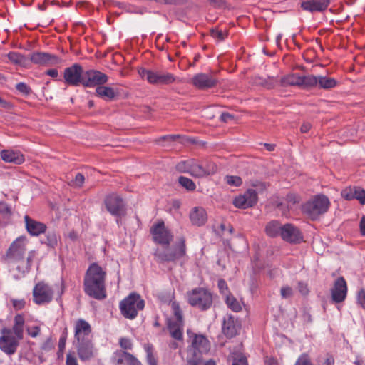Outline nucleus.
I'll return each instance as SVG.
<instances>
[{
	"mask_svg": "<svg viewBox=\"0 0 365 365\" xmlns=\"http://www.w3.org/2000/svg\"><path fill=\"white\" fill-rule=\"evenodd\" d=\"M178 182L182 187L188 191H193L196 188V185L193 180L185 176H180L178 178Z\"/></svg>",
	"mask_w": 365,
	"mask_h": 365,
	"instance_id": "nucleus-40",
	"label": "nucleus"
},
{
	"mask_svg": "<svg viewBox=\"0 0 365 365\" xmlns=\"http://www.w3.org/2000/svg\"><path fill=\"white\" fill-rule=\"evenodd\" d=\"M171 308L174 318L168 320V329L171 336L176 340L182 339L183 318L179 304L173 301L171 302Z\"/></svg>",
	"mask_w": 365,
	"mask_h": 365,
	"instance_id": "nucleus-5",
	"label": "nucleus"
},
{
	"mask_svg": "<svg viewBox=\"0 0 365 365\" xmlns=\"http://www.w3.org/2000/svg\"><path fill=\"white\" fill-rule=\"evenodd\" d=\"M36 254V251L34 250L29 252L28 257L26 258V262L25 263L24 262V264L22 266L18 265L16 267V269L19 271V273L18 274L14 275V277L16 279H20L26 273L29 272L32 264L33 259L35 257Z\"/></svg>",
	"mask_w": 365,
	"mask_h": 365,
	"instance_id": "nucleus-32",
	"label": "nucleus"
},
{
	"mask_svg": "<svg viewBox=\"0 0 365 365\" xmlns=\"http://www.w3.org/2000/svg\"><path fill=\"white\" fill-rule=\"evenodd\" d=\"M143 79H146L152 84H170L175 81V78L170 73H162L141 68L138 71Z\"/></svg>",
	"mask_w": 365,
	"mask_h": 365,
	"instance_id": "nucleus-9",
	"label": "nucleus"
},
{
	"mask_svg": "<svg viewBox=\"0 0 365 365\" xmlns=\"http://www.w3.org/2000/svg\"><path fill=\"white\" fill-rule=\"evenodd\" d=\"M211 36L217 41H222L227 37V32L226 30L215 29L211 30Z\"/></svg>",
	"mask_w": 365,
	"mask_h": 365,
	"instance_id": "nucleus-42",
	"label": "nucleus"
},
{
	"mask_svg": "<svg viewBox=\"0 0 365 365\" xmlns=\"http://www.w3.org/2000/svg\"><path fill=\"white\" fill-rule=\"evenodd\" d=\"M53 297V290L48 284L41 282L37 283L33 289L34 302L38 304L51 302Z\"/></svg>",
	"mask_w": 365,
	"mask_h": 365,
	"instance_id": "nucleus-10",
	"label": "nucleus"
},
{
	"mask_svg": "<svg viewBox=\"0 0 365 365\" xmlns=\"http://www.w3.org/2000/svg\"><path fill=\"white\" fill-rule=\"evenodd\" d=\"M227 306L233 312H238L242 310V303L238 301L232 294H229L225 297Z\"/></svg>",
	"mask_w": 365,
	"mask_h": 365,
	"instance_id": "nucleus-36",
	"label": "nucleus"
},
{
	"mask_svg": "<svg viewBox=\"0 0 365 365\" xmlns=\"http://www.w3.org/2000/svg\"><path fill=\"white\" fill-rule=\"evenodd\" d=\"M186 246L183 237L180 238L173 250L161 251L157 249L155 252L156 260L160 262H174L185 255Z\"/></svg>",
	"mask_w": 365,
	"mask_h": 365,
	"instance_id": "nucleus-7",
	"label": "nucleus"
},
{
	"mask_svg": "<svg viewBox=\"0 0 365 365\" xmlns=\"http://www.w3.org/2000/svg\"><path fill=\"white\" fill-rule=\"evenodd\" d=\"M108 80V76L101 71L88 70L84 71L83 85L86 87L101 86Z\"/></svg>",
	"mask_w": 365,
	"mask_h": 365,
	"instance_id": "nucleus-18",
	"label": "nucleus"
},
{
	"mask_svg": "<svg viewBox=\"0 0 365 365\" xmlns=\"http://www.w3.org/2000/svg\"><path fill=\"white\" fill-rule=\"evenodd\" d=\"M354 199L358 200L361 204H365V190H362L359 187L356 188V194L354 195Z\"/></svg>",
	"mask_w": 365,
	"mask_h": 365,
	"instance_id": "nucleus-49",
	"label": "nucleus"
},
{
	"mask_svg": "<svg viewBox=\"0 0 365 365\" xmlns=\"http://www.w3.org/2000/svg\"><path fill=\"white\" fill-rule=\"evenodd\" d=\"M74 343L78 356L81 361H88L96 356L97 350L94 347L92 339Z\"/></svg>",
	"mask_w": 365,
	"mask_h": 365,
	"instance_id": "nucleus-19",
	"label": "nucleus"
},
{
	"mask_svg": "<svg viewBox=\"0 0 365 365\" xmlns=\"http://www.w3.org/2000/svg\"><path fill=\"white\" fill-rule=\"evenodd\" d=\"M232 365H247V359L244 356H237V357L233 358Z\"/></svg>",
	"mask_w": 365,
	"mask_h": 365,
	"instance_id": "nucleus-55",
	"label": "nucleus"
},
{
	"mask_svg": "<svg viewBox=\"0 0 365 365\" xmlns=\"http://www.w3.org/2000/svg\"><path fill=\"white\" fill-rule=\"evenodd\" d=\"M24 220L28 232L33 236H38L46 230V226L43 223L36 221L27 215L24 217Z\"/></svg>",
	"mask_w": 365,
	"mask_h": 365,
	"instance_id": "nucleus-30",
	"label": "nucleus"
},
{
	"mask_svg": "<svg viewBox=\"0 0 365 365\" xmlns=\"http://www.w3.org/2000/svg\"><path fill=\"white\" fill-rule=\"evenodd\" d=\"M106 272L96 263L91 264L85 274L83 287L85 293L98 300L106 297Z\"/></svg>",
	"mask_w": 365,
	"mask_h": 365,
	"instance_id": "nucleus-1",
	"label": "nucleus"
},
{
	"mask_svg": "<svg viewBox=\"0 0 365 365\" xmlns=\"http://www.w3.org/2000/svg\"><path fill=\"white\" fill-rule=\"evenodd\" d=\"M356 187H347L343 190L341 191V196L347 200L354 199V195L356 194Z\"/></svg>",
	"mask_w": 365,
	"mask_h": 365,
	"instance_id": "nucleus-44",
	"label": "nucleus"
},
{
	"mask_svg": "<svg viewBox=\"0 0 365 365\" xmlns=\"http://www.w3.org/2000/svg\"><path fill=\"white\" fill-rule=\"evenodd\" d=\"M309 77L314 78V82L309 86V88L318 86L320 88L330 89L334 88L337 84L336 80L334 78L314 75H309Z\"/></svg>",
	"mask_w": 365,
	"mask_h": 365,
	"instance_id": "nucleus-27",
	"label": "nucleus"
},
{
	"mask_svg": "<svg viewBox=\"0 0 365 365\" xmlns=\"http://www.w3.org/2000/svg\"><path fill=\"white\" fill-rule=\"evenodd\" d=\"M217 166L210 160L198 161L193 159L192 176L202 178L215 174Z\"/></svg>",
	"mask_w": 365,
	"mask_h": 365,
	"instance_id": "nucleus-12",
	"label": "nucleus"
},
{
	"mask_svg": "<svg viewBox=\"0 0 365 365\" xmlns=\"http://www.w3.org/2000/svg\"><path fill=\"white\" fill-rule=\"evenodd\" d=\"M105 205L112 215L121 217L125 214V206L123 199L115 193L106 197Z\"/></svg>",
	"mask_w": 365,
	"mask_h": 365,
	"instance_id": "nucleus-14",
	"label": "nucleus"
},
{
	"mask_svg": "<svg viewBox=\"0 0 365 365\" xmlns=\"http://www.w3.org/2000/svg\"><path fill=\"white\" fill-rule=\"evenodd\" d=\"M218 287H219L220 292H221V294H222L224 295L225 297H226V295H228L230 294V293H228L227 285L225 280L220 279L218 281Z\"/></svg>",
	"mask_w": 365,
	"mask_h": 365,
	"instance_id": "nucleus-51",
	"label": "nucleus"
},
{
	"mask_svg": "<svg viewBox=\"0 0 365 365\" xmlns=\"http://www.w3.org/2000/svg\"><path fill=\"white\" fill-rule=\"evenodd\" d=\"M281 237L289 242H299L302 239V235L297 227L292 224H285L282 226Z\"/></svg>",
	"mask_w": 365,
	"mask_h": 365,
	"instance_id": "nucleus-25",
	"label": "nucleus"
},
{
	"mask_svg": "<svg viewBox=\"0 0 365 365\" xmlns=\"http://www.w3.org/2000/svg\"><path fill=\"white\" fill-rule=\"evenodd\" d=\"M298 290L303 295L308 294L309 292L307 284L302 282L298 283Z\"/></svg>",
	"mask_w": 365,
	"mask_h": 365,
	"instance_id": "nucleus-56",
	"label": "nucleus"
},
{
	"mask_svg": "<svg viewBox=\"0 0 365 365\" xmlns=\"http://www.w3.org/2000/svg\"><path fill=\"white\" fill-rule=\"evenodd\" d=\"M225 180L229 185L235 187H239L242 183L241 178L236 175H226Z\"/></svg>",
	"mask_w": 365,
	"mask_h": 365,
	"instance_id": "nucleus-41",
	"label": "nucleus"
},
{
	"mask_svg": "<svg viewBox=\"0 0 365 365\" xmlns=\"http://www.w3.org/2000/svg\"><path fill=\"white\" fill-rule=\"evenodd\" d=\"M240 328V324L234 317L228 316L224 319L222 329L227 337L232 338L236 336Z\"/></svg>",
	"mask_w": 365,
	"mask_h": 365,
	"instance_id": "nucleus-26",
	"label": "nucleus"
},
{
	"mask_svg": "<svg viewBox=\"0 0 365 365\" xmlns=\"http://www.w3.org/2000/svg\"><path fill=\"white\" fill-rule=\"evenodd\" d=\"M66 365H78L76 357L71 354L66 356Z\"/></svg>",
	"mask_w": 365,
	"mask_h": 365,
	"instance_id": "nucleus-58",
	"label": "nucleus"
},
{
	"mask_svg": "<svg viewBox=\"0 0 365 365\" xmlns=\"http://www.w3.org/2000/svg\"><path fill=\"white\" fill-rule=\"evenodd\" d=\"M150 233L152 234L153 240L156 243L163 245H168L173 238V235L171 234L170 231L165 227V223L162 220L152 226Z\"/></svg>",
	"mask_w": 365,
	"mask_h": 365,
	"instance_id": "nucleus-11",
	"label": "nucleus"
},
{
	"mask_svg": "<svg viewBox=\"0 0 365 365\" xmlns=\"http://www.w3.org/2000/svg\"><path fill=\"white\" fill-rule=\"evenodd\" d=\"M24 322L25 321L23 315L17 314L14 317V324L11 331L14 332L15 334L14 336L17 337V339H23Z\"/></svg>",
	"mask_w": 365,
	"mask_h": 365,
	"instance_id": "nucleus-33",
	"label": "nucleus"
},
{
	"mask_svg": "<svg viewBox=\"0 0 365 365\" xmlns=\"http://www.w3.org/2000/svg\"><path fill=\"white\" fill-rule=\"evenodd\" d=\"M232 118H233V116L228 113H222L220 115V119L223 122H228L229 120H232Z\"/></svg>",
	"mask_w": 365,
	"mask_h": 365,
	"instance_id": "nucleus-61",
	"label": "nucleus"
},
{
	"mask_svg": "<svg viewBox=\"0 0 365 365\" xmlns=\"http://www.w3.org/2000/svg\"><path fill=\"white\" fill-rule=\"evenodd\" d=\"M112 360L115 365H142L133 355L122 350L115 351Z\"/></svg>",
	"mask_w": 365,
	"mask_h": 365,
	"instance_id": "nucleus-24",
	"label": "nucleus"
},
{
	"mask_svg": "<svg viewBox=\"0 0 365 365\" xmlns=\"http://www.w3.org/2000/svg\"><path fill=\"white\" fill-rule=\"evenodd\" d=\"M294 365H313L307 354H302L299 356Z\"/></svg>",
	"mask_w": 365,
	"mask_h": 365,
	"instance_id": "nucleus-46",
	"label": "nucleus"
},
{
	"mask_svg": "<svg viewBox=\"0 0 365 365\" xmlns=\"http://www.w3.org/2000/svg\"><path fill=\"white\" fill-rule=\"evenodd\" d=\"M19 340L13 336L11 329H4L0 337V349L8 355H12L16 351Z\"/></svg>",
	"mask_w": 365,
	"mask_h": 365,
	"instance_id": "nucleus-13",
	"label": "nucleus"
},
{
	"mask_svg": "<svg viewBox=\"0 0 365 365\" xmlns=\"http://www.w3.org/2000/svg\"><path fill=\"white\" fill-rule=\"evenodd\" d=\"M84 180V176L81 173H77L75 178L71 182V185L78 187H81Z\"/></svg>",
	"mask_w": 365,
	"mask_h": 365,
	"instance_id": "nucleus-47",
	"label": "nucleus"
},
{
	"mask_svg": "<svg viewBox=\"0 0 365 365\" xmlns=\"http://www.w3.org/2000/svg\"><path fill=\"white\" fill-rule=\"evenodd\" d=\"M357 302L365 309V290L361 289L358 292Z\"/></svg>",
	"mask_w": 365,
	"mask_h": 365,
	"instance_id": "nucleus-54",
	"label": "nucleus"
},
{
	"mask_svg": "<svg viewBox=\"0 0 365 365\" xmlns=\"http://www.w3.org/2000/svg\"><path fill=\"white\" fill-rule=\"evenodd\" d=\"M190 220L194 225H203L207 220L205 210L202 207H195L190 212Z\"/></svg>",
	"mask_w": 365,
	"mask_h": 365,
	"instance_id": "nucleus-31",
	"label": "nucleus"
},
{
	"mask_svg": "<svg viewBox=\"0 0 365 365\" xmlns=\"http://www.w3.org/2000/svg\"><path fill=\"white\" fill-rule=\"evenodd\" d=\"M282 226L278 221L269 222L265 228L266 233L268 236L274 237L280 235L282 230Z\"/></svg>",
	"mask_w": 365,
	"mask_h": 365,
	"instance_id": "nucleus-35",
	"label": "nucleus"
},
{
	"mask_svg": "<svg viewBox=\"0 0 365 365\" xmlns=\"http://www.w3.org/2000/svg\"><path fill=\"white\" fill-rule=\"evenodd\" d=\"M58 237L56 232H49L47 233L46 236L45 241H43V243H45L48 247L54 248L58 245Z\"/></svg>",
	"mask_w": 365,
	"mask_h": 365,
	"instance_id": "nucleus-39",
	"label": "nucleus"
},
{
	"mask_svg": "<svg viewBox=\"0 0 365 365\" xmlns=\"http://www.w3.org/2000/svg\"><path fill=\"white\" fill-rule=\"evenodd\" d=\"M12 304L16 309L20 310L24 307L26 302L24 299H13Z\"/></svg>",
	"mask_w": 365,
	"mask_h": 365,
	"instance_id": "nucleus-57",
	"label": "nucleus"
},
{
	"mask_svg": "<svg viewBox=\"0 0 365 365\" xmlns=\"http://www.w3.org/2000/svg\"><path fill=\"white\" fill-rule=\"evenodd\" d=\"M120 347L125 350H130L133 348L131 341L128 338H120L119 340Z\"/></svg>",
	"mask_w": 365,
	"mask_h": 365,
	"instance_id": "nucleus-48",
	"label": "nucleus"
},
{
	"mask_svg": "<svg viewBox=\"0 0 365 365\" xmlns=\"http://www.w3.org/2000/svg\"><path fill=\"white\" fill-rule=\"evenodd\" d=\"M187 332L191 343L187 349V358L195 359L199 356L202 359V354H207L210 349L208 339L204 335L197 334L190 330H187Z\"/></svg>",
	"mask_w": 365,
	"mask_h": 365,
	"instance_id": "nucleus-3",
	"label": "nucleus"
},
{
	"mask_svg": "<svg viewBox=\"0 0 365 365\" xmlns=\"http://www.w3.org/2000/svg\"><path fill=\"white\" fill-rule=\"evenodd\" d=\"M91 331V327L88 322L82 319H78L74 327L75 342L92 339Z\"/></svg>",
	"mask_w": 365,
	"mask_h": 365,
	"instance_id": "nucleus-20",
	"label": "nucleus"
},
{
	"mask_svg": "<svg viewBox=\"0 0 365 365\" xmlns=\"http://www.w3.org/2000/svg\"><path fill=\"white\" fill-rule=\"evenodd\" d=\"M313 82L314 78L309 77V75L299 76L297 73H290L281 78V84L283 86H299L306 88Z\"/></svg>",
	"mask_w": 365,
	"mask_h": 365,
	"instance_id": "nucleus-16",
	"label": "nucleus"
},
{
	"mask_svg": "<svg viewBox=\"0 0 365 365\" xmlns=\"http://www.w3.org/2000/svg\"><path fill=\"white\" fill-rule=\"evenodd\" d=\"M1 159L6 163H14L20 165L24 161V157L23 154L14 150H3L0 153Z\"/></svg>",
	"mask_w": 365,
	"mask_h": 365,
	"instance_id": "nucleus-29",
	"label": "nucleus"
},
{
	"mask_svg": "<svg viewBox=\"0 0 365 365\" xmlns=\"http://www.w3.org/2000/svg\"><path fill=\"white\" fill-rule=\"evenodd\" d=\"M193 158L179 162L176 165V170L180 173H189L192 175Z\"/></svg>",
	"mask_w": 365,
	"mask_h": 365,
	"instance_id": "nucleus-37",
	"label": "nucleus"
},
{
	"mask_svg": "<svg viewBox=\"0 0 365 365\" xmlns=\"http://www.w3.org/2000/svg\"><path fill=\"white\" fill-rule=\"evenodd\" d=\"M145 307V301L136 293H131L119 304L121 314L126 319H134Z\"/></svg>",
	"mask_w": 365,
	"mask_h": 365,
	"instance_id": "nucleus-2",
	"label": "nucleus"
},
{
	"mask_svg": "<svg viewBox=\"0 0 365 365\" xmlns=\"http://www.w3.org/2000/svg\"><path fill=\"white\" fill-rule=\"evenodd\" d=\"M18 91L24 94H28L30 92V88L25 83L21 82L16 85Z\"/></svg>",
	"mask_w": 365,
	"mask_h": 365,
	"instance_id": "nucleus-52",
	"label": "nucleus"
},
{
	"mask_svg": "<svg viewBox=\"0 0 365 365\" xmlns=\"http://www.w3.org/2000/svg\"><path fill=\"white\" fill-rule=\"evenodd\" d=\"M9 59L16 63H20L22 61V56L16 52H10L8 54Z\"/></svg>",
	"mask_w": 365,
	"mask_h": 365,
	"instance_id": "nucleus-53",
	"label": "nucleus"
},
{
	"mask_svg": "<svg viewBox=\"0 0 365 365\" xmlns=\"http://www.w3.org/2000/svg\"><path fill=\"white\" fill-rule=\"evenodd\" d=\"M280 294L283 299H289L293 295V289L289 286H283L280 289Z\"/></svg>",
	"mask_w": 365,
	"mask_h": 365,
	"instance_id": "nucleus-45",
	"label": "nucleus"
},
{
	"mask_svg": "<svg viewBox=\"0 0 365 365\" xmlns=\"http://www.w3.org/2000/svg\"><path fill=\"white\" fill-rule=\"evenodd\" d=\"M30 59L34 63L41 66H53L60 63L56 56L44 52H34L31 53Z\"/></svg>",
	"mask_w": 365,
	"mask_h": 365,
	"instance_id": "nucleus-23",
	"label": "nucleus"
},
{
	"mask_svg": "<svg viewBox=\"0 0 365 365\" xmlns=\"http://www.w3.org/2000/svg\"><path fill=\"white\" fill-rule=\"evenodd\" d=\"M330 0H308L302 2V8L310 12L322 11L327 9Z\"/></svg>",
	"mask_w": 365,
	"mask_h": 365,
	"instance_id": "nucleus-28",
	"label": "nucleus"
},
{
	"mask_svg": "<svg viewBox=\"0 0 365 365\" xmlns=\"http://www.w3.org/2000/svg\"><path fill=\"white\" fill-rule=\"evenodd\" d=\"M310 128H311L310 123L305 122L302 125V126L300 128V130L302 133H307L310 130Z\"/></svg>",
	"mask_w": 365,
	"mask_h": 365,
	"instance_id": "nucleus-63",
	"label": "nucleus"
},
{
	"mask_svg": "<svg viewBox=\"0 0 365 365\" xmlns=\"http://www.w3.org/2000/svg\"><path fill=\"white\" fill-rule=\"evenodd\" d=\"M84 71L81 65L74 63L65 68L63 78L65 82L71 86H77L83 84Z\"/></svg>",
	"mask_w": 365,
	"mask_h": 365,
	"instance_id": "nucleus-15",
	"label": "nucleus"
},
{
	"mask_svg": "<svg viewBox=\"0 0 365 365\" xmlns=\"http://www.w3.org/2000/svg\"><path fill=\"white\" fill-rule=\"evenodd\" d=\"M10 212V209L5 203H0V213L8 214Z\"/></svg>",
	"mask_w": 365,
	"mask_h": 365,
	"instance_id": "nucleus-62",
	"label": "nucleus"
},
{
	"mask_svg": "<svg viewBox=\"0 0 365 365\" xmlns=\"http://www.w3.org/2000/svg\"><path fill=\"white\" fill-rule=\"evenodd\" d=\"M217 80L210 74L200 73L191 79L192 84L202 90L208 89L217 84Z\"/></svg>",
	"mask_w": 365,
	"mask_h": 365,
	"instance_id": "nucleus-22",
	"label": "nucleus"
},
{
	"mask_svg": "<svg viewBox=\"0 0 365 365\" xmlns=\"http://www.w3.org/2000/svg\"><path fill=\"white\" fill-rule=\"evenodd\" d=\"M178 138H180V135H165V136L161 137L159 139V141H160V140L174 141V140H175Z\"/></svg>",
	"mask_w": 365,
	"mask_h": 365,
	"instance_id": "nucleus-59",
	"label": "nucleus"
},
{
	"mask_svg": "<svg viewBox=\"0 0 365 365\" xmlns=\"http://www.w3.org/2000/svg\"><path fill=\"white\" fill-rule=\"evenodd\" d=\"M331 298L334 302L340 303L345 300L347 294V285L344 277H339L331 289Z\"/></svg>",
	"mask_w": 365,
	"mask_h": 365,
	"instance_id": "nucleus-21",
	"label": "nucleus"
},
{
	"mask_svg": "<svg viewBox=\"0 0 365 365\" xmlns=\"http://www.w3.org/2000/svg\"><path fill=\"white\" fill-rule=\"evenodd\" d=\"M360 232L363 236H365V217H363L360 221Z\"/></svg>",
	"mask_w": 365,
	"mask_h": 365,
	"instance_id": "nucleus-64",
	"label": "nucleus"
},
{
	"mask_svg": "<svg viewBox=\"0 0 365 365\" xmlns=\"http://www.w3.org/2000/svg\"><path fill=\"white\" fill-rule=\"evenodd\" d=\"M201 361L202 359H200L199 356L195 359L187 358V365H200ZM203 365H216V362L212 359H210Z\"/></svg>",
	"mask_w": 365,
	"mask_h": 365,
	"instance_id": "nucleus-43",
	"label": "nucleus"
},
{
	"mask_svg": "<svg viewBox=\"0 0 365 365\" xmlns=\"http://www.w3.org/2000/svg\"><path fill=\"white\" fill-rule=\"evenodd\" d=\"M187 300L191 306L206 310L212 304V296L207 289L199 287L187 292Z\"/></svg>",
	"mask_w": 365,
	"mask_h": 365,
	"instance_id": "nucleus-6",
	"label": "nucleus"
},
{
	"mask_svg": "<svg viewBox=\"0 0 365 365\" xmlns=\"http://www.w3.org/2000/svg\"><path fill=\"white\" fill-rule=\"evenodd\" d=\"M26 331L30 336L35 338L40 333V327L38 326L28 327Z\"/></svg>",
	"mask_w": 365,
	"mask_h": 365,
	"instance_id": "nucleus-50",
	"label": "nucleus"
},
{
	"mask_svg": "<svg viewBox=\"0 0 365 365\" xmlns=\"http://www.w3.org/2000/svg\"><path fill=\"white\" fill-rule=\"evenodd\" d=\"M144 349L146 352V359L148 364L149 365H158V361L153 353V346L150 344H145Z\"/></svg>",
	"mask_w": 365,
	"mask_h": 365,
	"instance_id": "nucleus-38",
	"label": "nucleus"
},
{
	"mask_svg": "<svg viewBox=\"0 0 365 365\" xmlns=\"http://www.w3.org/2000/svg\"><path fill=\"white\" fill-rule=\"evenodd\" d=\"M330 205L329 200L324 195H318L308 201L303 207L304 212L314 220L325 213Z\"/></svg>",
	"mask_w": 365,
	"mask_h": 365,
	"instance_id": "nucleus-4",
	"label": "nucleus"
},
{
	"mask_svg": "<svg viewBox=\"0 0 365 365\" xmlns=\"http://www.w3.org/2000/svg\"><path fill=\"white\" fill-rule=\"evenodd\" d=\"M29 241L26 237L20 236L17 237L10 245L8 248L6 256L13 262H19L24 259V255L27 251Z\"/></svg>",
	"mask_w": 365,
	"mask_h": 365,
	"instance_id": "nucleus-8",
	"label": "nucleus"
},
{
	"mask_svg": "<svg viewBox=\"0 0 365 365\" xmlns=\"http://www.w3.org/2000/svg\"><path fill=\"white\" fill-rule=\"evenodd\" d=\"M258 200L257 193L254 189H248L244 194L237 196L233 200V205L240 209L254 206Z\"/></svg>",
	"mask_w": 365,
	"mask_h": 365,
	"instance_id": "nucleus-17",
	"label": "nucleus"
},
{
	"mask_svg": "<svg viewBox=\"0 0 365 365\" xmlns=\"http://www.w3.org/2000/svg\"><path fill=\"white\" fill-rule=\"evenodd\" d=\"M96 92L99 97L109 101L114 99L117 95V92L109 86H98L96 89Z\"/></svg>",
	"mask_w": 365,
	"mask_h": 365,
	"instance_id": "nucleus-34",
	"label": "nucleus"
},
{
	"mask_svg": "<svg viewBox=\"0 0 365 365\" xmlns=\"http://www.w3.org/2000/svg\"><path fill=\"white\" fill-rule=\"evenodd\" d=\"M287 200L289 202H292V204H295L299 202V197L294 194H289L287 196Z\"/></svg>",
	"mask_w": 365,
	"mask_h": 365,
	"instance_id": "nucleus-60",
	"label": "nucleus"
}]
</instances>
